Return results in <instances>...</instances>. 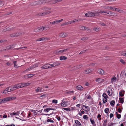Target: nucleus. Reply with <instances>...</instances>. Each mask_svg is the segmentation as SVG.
Returning <instances> with one entry per match:
<instances>
[{
	"instance_id": "nucleus-1",
	"label": "nucleus",
	"mask_w": 126,
	"mask_h": 126,
	"mask_svg": "<svg viewBox=\"0 0 126 126\" xmlns=\"http://www.w3.org/2000/svg\"><path fill=\"white\" fill-rule=\"evenodd\" d=\"M99 11L97 12H95L94 13H93L91 12H88V17H92L94 16H98L99 15Z\"/></svg>"
},
{
	"instance_id": "nucleus-2",
	"label": "nucleus",
	"mask_w": 126,
	"mask_h": 126,
	"mask_svg": "<svg viewBox=\"0 0 126 126\" xmlns=\"http://www.w3.org/2000/svg\"><path fill=\"white\" fill-rule=\"evenodd\" d=\"M52 67V66H50V64L48 63H47L42 66L41 68L44 69H47Z\"/></svg>"
},
{
	"instance_id": "nucleus-3",
	"label": "nucleus",
	"mask_w": 126,
	"mask_h": 126,
	"mask_svg": "<svg viewBox=\"0 0 126 126\" xmlns=\"http://www.w3.org/2000/svg\"><path fill=\"white\" fill-rule=\"evenodd\" d=\"M67 101H66V99H63V100H62V102L61 103V105L64 107L66 106L67 105Z\"/></svg>"
},
{
	"instance_id": "nucleus-4",
	"label": "nucleus",
	"mask_w": 126,
	"mask_h": 126,
	"mask_svg": "<svg viewBox=\"0 0 126 126\" xmlns=\"http://www.w3.org/2000/svg\"><path fill=\"white\" fill-rule=\"evenodd\" d=\"M106 91L108 93V95L110 96H111L112 94V92L111 88H107L106 89Z\"/></svg>"
},
{
	"instance_id": "nucleus-5",
	"label": "nucleus",
	"mask_w": 126,
	"mask_h": 126,
	"mask_svg": "<svg viewBox=\"0 0 126 126\" xmlns=\"http://www.w3.org/2000/svg\"><path fill=\"white\" fill-rule=\"evenodd\" d=\"M11 100L10 97H8L5 98H4L0 100L1 103L5 102H6L9 101Z\"/></svg>"
},
{
	"instance_id": "nucleus-6",
	"label": "nucleus",
	"mask_w": 126,
	"mask_h": 126,
	"mask_svg": "<svg viewBox=\"0 0 126 126\" xmlns=\"http://www.w3.org/2000/svg\"><path fill=\"white\" fill-rule=\"evenodd\" d=\"M63 20V19H61L60 20H57L52 22V24L53 25H55L59 23Z\"/></svg>"
},
{
	"instance_id": "nucleus-7",
	"label": "nucleus",
	"mask_w": 126,
	"mask_h": 126,
	"mask_svg": "<svg viewBox=\"0 0 126 126\" xmlns=\"http://www.w3.org/2000/svg\"><path fill=\"white\" fill-rule=\"evenodd\" d=\"M105 81L104 79L100 78H98L96 80V81L98 83H101Z\"/></svg>"
},
{
	"instance_id": "nucleus-8",
	"label": "nucleus",
	"mask_w": 126,
	"mask_h": 126,
	"mask_svg": "<svg viewBox=\"0 0 126 126\" xmlns=\"http://www.w3.org/2000/svg\"><path fill=\"white\" fill-rule=\"evenodd\" d=\"M51 12V11H47V12H44L43 13H40L39 14V15L40 16H43L44 15H46L49 14Z\"/></svg>"
},
{
	"instance_id": "nucleus-9",
	"label": "nucleus",
	"mask_w": 126,
	"mask_h": 126,
	"mask_svg": "<svg viewBox=\"0 0 126 126\" xmlns=\"http://www.w3.org/2000/svg\"><path fill=\"white\" fill-rule=\"evenodd\" d=\"M13 45H12V46H8L7 47L4 48L3 50L2 51H4V50L6 51V50H7L12 48L13 47Z\"/></svg>"
},
{
	"instance_id": "nucleus-10",
	"label": "nucleus",
	"mask_w": 126,
	"mask_h": 126,
	"mask_svg": "<svg viewBox=\"0 0 126 126\" xmlns=\"http://www.w3.org/2000/svg\"><path fill=\"white\" fill-rule=\"evenodd\" d=\"M61 63L59 62L54 63L52 64H50V66L52 67H55L60 65Z\"/></svg>"
},
{
	"instance_id": "nucleus-11",
	"label": "nucleus",
	"mask_w": 126,
	"mask_h": 126,
	"mask_svg": "<svg viewBox=\"0 0 126 126\" xmlns=\"http://www.w3.org/2000/svg\"><path fill=\"white\" fill-rule=\"evenodd\" d=\"M10 92H11V90L9 89V87H8L3 91V93L6 94Z\"/></svg>"
},
{
	"instance_id": "nucleus-12",
	"label": "nucleus",
	"mask_w": 126,
	"mask_h": 126,
	"mask_svg": "<svg viewBox=\"0 0 126 126\" xmlns=\"http://www.w3.org/2000/svg\"><path fill=\"white\" fill-rule=\"evenodd\" d=\"M39 30V32L42 31L43 30H44L45 28H47L46 26L45 27L44 26H41L40 27H38Z\"/></svg>"
},
{
	"instance_id": "nucleus-13",
	"label": "nucleus",
	"mask_w": 126,
	"mask_h": 126,
	"mask_svg": "<svg viewBox=\"0 0 126 126\" xmlns=\"http://www.w3.org/2000/svg\"><path fill=\"white\" fill-rule=\"evenodd\" d=\"M92 71V69H87L85 70V72L86 74H89L91 73Z\"/></svg>"
},
{
	"instance_id": "nucleus-14",
	"label": "nucleus",
	"mask_w": 126,
	"mask_h": 126,
	"mask_svg": "<svg viewBox=\"0 0 126 126\" xmlns=\"http://www.w3.org/2000/svg\"><path fill=\"white\" fill-rule=\"evenodd\" d=\"M119 96L122 97L123 96L124 94V91L123 90L122 91H121L119 92Z\"/></svg>"
},
{
	"instance_id": "nucleus-15",
	"label": "nucleus",
	"mask_w": 126,
	"mask_h": 126,
	"mask_svg": "<svg viewBox=\"0 0 126 126\" xmlns=\"http://www.w3.org/2000/svg\"><path fill=\"white\" fill-rule=\"evenodd\" d=\"M67 35V34L66 33H62L60 34V36L62 37H64L66 36Z\"/></svg>"
},
{
	"instance_id": "nucleus-16",
	"label": "nucleus",
	"mask_w": 126,
	"mask_h": 126,
	"mask_svg": "<svg viewBox=\"0 0 126 126\" xmlns=\"http://www.w3.org/2000/svg\"><path fill=\"white\" fill-rule=\"evenodd\" d=\"M76 88L77 89L79 90H82L83 89V87L80 85H78L77 86Z\"/></svg>"
},
{
	"instance_id": "nucleus-17",
	"label": "nucleus",
	"mask_w": 126,
	"mask_h": 126,
	"mask_svg": "<svg viewBox=\"0 0 126 126\" xmlns=\"http://www.w3.org/2000/svg\"><path fill=\"white\" fill-rule=\"evenodd\" d=\"M110 12L108 11H102L100 10L99 11L100 13H107L108 14H110Z\"/></svg>"
},
{
	"instance_id": "nucleus-18",
	"label": "nucleus",
	"mask_w": 126,
	"mask_h": 126,
	"mask_svg": "<svg viewBox=\"0 0 126 126\" xmlns=\"http://www.w3.org/2000/svg\"><path fill=\"white\" fill-rule=\"evenodd\" d=\"M24 87V86L22 85V83H19L16 85V88H20L23 87Z\"/></svg>"
},
{
	"instance_id": "nucleus-19",
	"label": "nucleus",
	"mask_w": 126,
	"mask_h": 126,
	"mask_svg": "<svg viewBox=\"0 0 126 126\" xmlns=\"http://www.w3.org/2000/svg\"><path fill=\"white\" fill-rule=\"evenodd\" d=\"M60 59L61 60H63L66 59L67 58L65 56H61L60 57Z\"/></svg>"
},
{
	"instance_id": "nucleus-20",
	"label": "nucleus",
	"mask_w": 126,
	"mask_h": 126,
	"mask_svg": "<svg viewBox=\"0 0 126 126\" xmlns=\"http://www.w3.org/2000/svg\"><path fill=\"white\" fill-rule=\"evenodd\" d=\"M62 1V0H54L52 1V4H55L57 3L60 2Z\"/></svg>"
},
{
	"instance_id": "nucleus-21",
	"label": "nucleus",
	"mask_w": 126,
	"mask_h": 126,
	"mask_svg": "<svg viewBox=\"0 0 126 126\" xmlns=\"http://www.w3.org/2000/svg\"><path fill=\"white\" fill-rule=\"evenodd\" d=\"M75 123L78 126H81V125L80 123L78 120H75Z\"/></svg>"
},
{
	"instance_id": "nucleus-22",
	"label": "nucleus",
	"mask_w": 126,
	"mask_h": 126,
	"mask_svg": "<svg viewBox=\"0 0 126 126\" xmlns=\"http://www.w3.org/2000/svg\"><path fill=\"white\" fill-rule=\"evenodd\" d=\"M42 9L44 11V10L48 11V10H50L51 8H49L47 7H45L43 8H42Z\"/></svg>"
},
{
	"instance_id": "nucleus-23",
	"label": "nucleus",
	"mask_w": 126,
	"mask_h": 126,
	"mask_svg": "<svg viewBox=\"0 0 126 126\" xmlns=\"http://www.w3.org/2000/svg\"><path fill=\"white\" fill-rule=\"evenodd\" d=\"M10 90H11V92L15 90L16 89V87L11 86L8 87Z\"/></svg>"
},
{
	"instance_id": "nucleus-24",
	"label": "nucleus",
	"mask_w": 126,
	"mask_h": 126,
	"mask_svg": "<svg viewBox=\"0 0 126 126\" xmlns=\"http://www.w3.org/2000/svg\"><path fill=\"white\" fill-rule=\"evenodd\" d=\"M33 69V67L32 66H30L29 68H28L27 69H26V70L25 71V72L26 71H30L32 69Z\"/></svg>"
},
{
	"instance_id": "nucleus-25",
	"label": "nucleus",
	"mask_w": 126,
	"mask_h": 126,
	"mask_svg": "<svg viewBox=\"0 0 126 126\" xmlns=\"http://www.w3.org/2000/svg\"><path fill=\"white\" fill-rule=\"evenodd\" d=\"M54 110L50 108H47L44 110V111L45 112H48L49 110Z\"/></svg>"
},
{
	"instance_id": "nucleus-26",
	"label": "nucleus",
	"mask_w": 126,
	"mask_h": 126,
	"mask_svg": "<svg viewBox=\"0 0 126 126\" xmlns=\"http://www.w3.org/2000/svg\"><path fill=\"white\" fill-rule=\"evenodd\" d=\"M82 66V64H80L76 66H75V68L76 69H78L81 67Z\"/></svg>"
},
{
	"instance_id": "nucleus-27",
	"label": "nucleus",
	"mask_w": 126,
	"mask_h": 126,
	"mask_svg": "<svg viewBox=\"0 0 126 126\" xmlns=\"http://www.w3.org/2000/svg\"><path fill=\"white\" fill-rule=\"evenodd\" d=\"M115 114L118 119H119L121 118V115L119 114L117 112H116Z\"/></svg>"
},
{
	"instance_id": "nucleus-28",
	"label": "nucleus",
	"mask_w": 126,
	"mask_h": 126,
	"mask_svg": "<svg viewBox=\"0 0 126 126\" xmlns=\"http://www.w3.org/2000/svg\"><path fill=\"white\" fill-rule=\"evenodd\" d=\"M22 85L23 86H24H24H28L31 83H29L28 82H27V83H25V82H23L22 83Z\"/></svg>"
},
{
	"instance_id": "nucleus-29",
	"label": "nucleus",
	"mask_w": 126,
	"mask_h": 126,
	"mask_svg": "<svg viewBox=\"0 0 126 126\" xmlns=\"http://www.w3.org/2000/svg\"><path fill=\"white\" fill-rule=\"evenodd\" d=\"M99 72L101 75H103L104 73V70L101 69L99 70Z\"/></svg>"
},
{
	"instance_id": "nucleus-30",
	"label": "nucleus",
	"mask_w": 126,
	"mask_h": 126,
	"mask_svg": "<svg viewBox=\"0 0 126 126\" xmlns=\"http://www.w3.org/2000/svg\"><path fill=\"white\" fill-rule=\"evenodd\" d=\"M45 40L44 37L40 38L39 39H37L36 41H43Z\"/></svg>"
},
{
	"instance_id": "nucleus-31",
	"label": "nucleus",
	"mask_w": 126,
	"mask_h": 126,
	"mask_svg": "<svg viewBox=\"0 0 126 126\" xmlns=\"http://www.w3.org/2000/svg\"><path fill=\"white\" fill-rule=\"evenodd\" d=\"M42 88L40 87H38L35 90V91L36 92H41L42 91Z\"/></svg>"
},
{
	"instance_id": "nucleus-32",
	"label": "nucleus",
	"mask_w": 126,
	"mask_h": 126,
	"mask_svg": "<svg viewBox=\"0 0 126 126\" xmlns=\"http://www.w3.org/2000/svg\"><path fill=\"white\" fill-rule=\"evenodd\" d=\"M107 121V120L106 119L104 121V123L102 125L103 126H106Z\"/></svg>"
},
{
	"instance_id": "nucleus-33",
	"label": "nucleus",
	"mask_w": 126,
	"mask_h": 126,
	"mask_svg": "<svg viewBox=\"0 0 126 126\" xmlns=\"http://www.w3.org/2000/svg\"><path fill=\"white\" fill-rule=\"evenodd\" d=\"M110 15L111 16H114L116 15V14L115 13L113 12H112L110 11Z\"/></svg>"
},
{
	"instance_id": "nucleus-34",
	"label": "nucleus",
	"mask_w": 126,
	"mask_h": 126,
	"mask_svg": "<svg viewBox=\"0 0 126 126\" xmlns=\"http://www.w3.org/2000/svg\"><path fill=\"white\" fill-rule=\"evenodd\" d=\"M119 100L120 101V103H122V104L124 102V98L120 97L119 98Z\"/></svg>"
},
{
	"instance_id": "nucleus-35",
	"label": "nucleus",
	"mask_w": 126,
	"mask_h": 126,
	"mask_svg": "<svg viewBox=\"0 0 126 126\" xmlns=\"http://www.w3.org/2000/svg\"><path fill=\"white\" fill-rule=\"evenodd\" d=\"M115 104V101L113 100L110 102V104L113 107Z\"/></svg>"
},
{
	"instance_id": "nucleus-36",
	"label": "nucleus",
	"mask_w": 126,
	"mask_h": 126,
	"mask_svg": "<svg viewBox=\"0 0 126 126\" xmlns=\"http://www.w3.org/2000/svg\"><path fill=\"white\" fill-rule=\"evenodd\" d=\"M102 96L104 98H108V96L105 93H104L103 94Z\"/></svg>"
},
{
	"instance_id": "nucleus-37",
	"label": "nucleus",
	"mask_w": 126,
	"mask_h": 126,
	"mask_svg": "<svg viewBox=\"0 0 126 126\" xmlns=\"http://www.w3.org/2000/svg\"><path fill=\"white\" fill-rule=\"evenodd\" d=\"M116 78L115 77H114L113 78H112L111 79V82H113L114 81H116Z\"/></svg>"
},
{
	"instance_id": "nucleus-38",
	"label": "nucleus",
	"mask_w": 126,
	"mask_h": 126,
	"mask_svg": "<svg viewBox=\"0 0 126 126\" xmlns=\"http://www.w3.org/2000/svg\"><path fill=\"white\" fill-rule=\"evenodd\" d=\"M83 118L84 119L87 120H88L89 117L86 115H84L83 116Z\"/></svg>"
},
{
	"instance_id": "nucleus-39",
	"label": "nucleus",
	"mask_w": 126,
	"mask_h": 126,
	"mask_svg": "<svg viewBox=\"0 0 126 126\" xmlns=\"http://www.w3.org/2000/svg\"><path fill=\"white\" fill-rule=\"evenodd\" d=\"M88 27H85L83 26H80V29L82 30H86V28H87Z\"/></svg>"
},
{
	"instance_id": "nucleus-40",
	"label": "nucleus",
	"mask_w": 126,
	"mask_h": 126,
	"mask_svg": "<svg viewBox=\"0 0 126 126\" xmlns=\"http://www.w3.org/2000/svg\"><path fill=\"white\" fill-rule=\"evenodd\" d=\"M55 53L56 54H60L62 53L61 50H57L55 52Z\"/></svg>"
},
{
	"instance_id": "nucleus-41",
	"label": "nucleus",
	"mask_w": 126,
	"mask_h": 126,
	"mask_svg": "<svg viewBox=\"0 0 126 126\" xmlns=\"http://www.w3.org/2000/svg\"><path fill=\"white\" fill-rule=\"evenodd\" d=\"M121 55L126 57V51H122L121 53Z\"/></svg>"
},
{
	"instance_id": "nucleus-42",
	"label": "nucleus",
	"mask_w": 126,
	"mask_h": 126,
	"mask_svg": "<svg viewBox=\"0 0 126 126\" xmlns=\"http://www.w3.org/2000/svg\"><path fill=\"white\" fill-rule=\"evenodd\" d=\"M109 109L108 108H106L104 110V111L107 114L108 113V112L109 111Z\"/></svg>"
},
{
	"instance_id": "nucleus-43",
	"label": "nucleus",
	"mask_w": 126,
	"mask_h": 126,
	"mask_svg": "<svg viewBox=\"0 0 126 126\" xmlns=\"http://www.w3.org/2000/svg\"><path fill=\"white\" fill-rule=\"evenodd\" d=\"M83 107H85L86 109H87V110L88 111H89L90 110L89 107L87 106H85L84 105H83Z\"/></svg>"
},
{
	"instance_id": "nucleus-44",
	"label": "nucleus",
	"mask_w": 126,
	"mask_h": 126,
	"mask_svg": "<svg viewBox=\"0 0 126 126\" xmlns=\"http://www.w3.org/2000/svg\"><path fill=\"white\" fill-rule=\"evenodd\" d=\"M10 115L11 117H13L16 115V113L15 112H12L10 113Z\"/></svg>"
},
{
	"instance_id": "nucleus-45",
	"label": "nucleus",
	"mask_w": 126,
	"mask_h": 126,
	"mask_svg": "<svg viewBox=\"0 0 126 126\" xmlns=\"http://www.w3.org/2000/svg\"><path fill=\"white\" fill-rule=\"evenodd\" d=\"M107 98H104L103 99V103H105L106 102H107Z\"/></svg>"
},
{
	"instance_id": "nucleus-46",
	"label": "nucleus",
	"mask_w": 126,
	"mask_h": 126,
	"mask_svg": "<svg viewBox=\"0 0 126 126\" xmlns=\"http://www.w3.org/2000/svg\"><path fill=\"white\" fill-rule=\"evenodd\" d=\"M120 62L123 64H124L126 63V62L123 59H121L120 60Z\"/></svg>"
},
{
	"instance_id": "nucleus-47",
	"label": "nucleus",
	"mask_w": 126,
	"mask_h": 126,
	"mask_svg": "<svg viewBox=\"0 0 126 126\" xmlns=\"http://www.w3.org/2000/svg\"><path fill=\"white\" fill-rule=\"evenodd\" d=\"M115 10L120 13H121L122 11V10H121L118 8H115Z\"/></svg>"
},
{
	"instance_id": "nucleus-48",
	"label": "nucleus",
	"mask_w": 126,
	"mask_h": 126,
	"mask_svg": "<svg viewBox=\"0 0 126 126\" xmlns=\"http://www.w3.org/2000/svg\"><path fill=\"white\" fill-rule=\"evenodd\" d=\"M39 65V64L38 63L35 64L33 65L32 66L33 68H34L36 67H37Z\"/></svg>"
},
{
	"instance_id": "nucleus-49",
	"label": "nucleus",
	"mask_w": 126,
	"mask_h": 126,
	"mask_svg": "<svg viewBox=\"0 0 126 126\" xmlns=\"http://www.w3.org/2000/svg\"><path fill=\"white\" fill-rule=\"evenodd\" d=\"M21 34L22 33L21 32H17V33H16V37L20 36L21 35Z\"/></svg>"
},
{
	"instance_id": "nucleus-50",
	"label": "nucleus",
	"mask_w": 126,
	"mask_h": 126,
	"mask_svg": "<svg viewBox=\"0 0 126 126\" xmlns=\"http://www.w3.org/2000/svg\"><path fill=\"white\" fill-rule=\"evenodd\" d=\"M47 121L48 122H51L53 123L54 122V121L52 120L48 119L47 120Z\"/></svg>"
},
{
	"instance_id": "nucleus-51",
	"label": "nucleus",
	"mask_w": 126,
	"mask_h": 126,
	"mask_svg": "<svg viewBox=\"0 0 126 126\" xmlns=\"http://www.w3.org/2000/svg\"><path fill=\"white\" fill-rule=\"evenodd\" d=\"M115 124V123H109L108 126H113V125Z\"/></svg>"
},
{
	"instance_id": "nucleus-52",
	"label": "nucleus",
	"mask_w": 126,
	"mask_h": 126,
	"mask_svg": "<svg viewBox=\"0 0 126 126\" xmlns=\"http://www.w3.org/2000/svg\"><path fill=\"white\" fill-rule=\"evenodd\" d=\"M88 39L87 37H84L81 38V40L83 41H84L87 40Z\"/></svg>"
},
{
	"instance_id": "nucleus-53",
	"label": "nucleus",
	"mask_w": 126,
	"mask_h": 126,
	"mask_svg": "<svg viewBox=\"0 0 126 126\" xmlns=\"http://www.w3.org/2000/svg\"><path fill=\"white\" fill-rule=\"evenodd\" d=\"M52 102L53 103L56 104L57 103L58 101H57V100H53L52 101Z\"/></svg>"
},
{
	"instance_id": "nucleus-54",
	"label": "nucleus",
	"mask_w": 126,
	"mask_h": 126,
	"mask_svg": "<svg viewBox=\"0 0 126 126\" xmlns=\"http://www.w3.org/2000/svg\"><path fill=\"white\" fill-rule=\"evenodd\" d=\"M56 118L58 120V121H60L61 120V118L59 116H57L56 117Z\"/></svg>"
},
{
	"instance_id": "nucleus-55",
	"label": "nucleus",
	"mask_w": 126,
	"mask_h": 126,
	"mask_svg": "<svg viewBox=\"0 0 126 126\" xmlns=\"http://www.w3.org/2000/svg\"><path fill=\"white\" fill-rule=\"evenodd\" d=\"M34 31L35 32H39V30L38 28H37L34 30Z\"/></svg>"
},
{
	"instance_id": "nucleus-56",
	"label": "nucleus",
	"mask_w": 126,
	"mask_h": 126,
	"mask_svg": "<svg viewBox=\"0 0 126 126\" xmlns=\"http://www.w3.org/2000/svg\"><path fill=\"white\" fill-rule=\"evenodd\" d=\"M110 6H108L105 7V8L108 10H110Z\"/></svg>"
},
{
	"instance_id": "nucleus-57",
	"label": "nucleus",
	"mask_w": 126,
	"mask_h": 126,
	"mask_svg": "<svg viewBox=\"0 0 126 126\" xmlns=\"http://www.w3.org/2000/svg\"><path fill=\"white\" fill-rule=\"evenodd\" d=\"M28 75V78H30L33 76L32 74H29Z\"/></svg>"
},
{
	"instance_id": "nucleus-58",
	"label": "nucleus",
	"mask_w": 126,
	"mask_h": 126,
	"mask_svg": "<svg viewBox=\"0 0 126 126\" xmlns=\"http://www.w3.org/2000/svg\"><path fill=\"white\" fill-rule=\"evenodd\" d=\"M122 110L120 108H119L118 109V111L120 113H121L122 112Z\"/></svg>"
},
{
	"instance_id": "nucleus-59",
	"label": "nucleus",
	"mask_w": 126,
	"mask_h": 126,
	"mask_svg": "<svg viewBox=\"0 0 126 126\" xmlns=\"http://www.w3.org/2000/svg\"><path fill=\"white\" fill-rule=\"evenodd\" d=\"M94 29L95 31L96 32L98 31L99 30V29L98 28H96Z\"/></svg>"
},
{
	"instance_id": "nucleus-60",
	"label": "nucleus",
	"mask_w": 126,
	"mask_h": 126,
	"mask_svg": "<svg viewBox=\"0 0 126 126\" xmlns=\"http://www.w3.org/2000/svg\"><path fill=\"white\" fill-rule=\"evenodd\" d=\"M114 116L113 114L112 113H111L110 114V118H111L112 117H113Z\"/></svg>"
},
{
	"instance_id": "nucleus-61",
	"label": "nucleus",
	"mask_w": 126,
	"mask_h": 126,
	"mask_svg": "<svg viewBox=\"0 0 126 126\" xmlns=\"http://www.w3.org/2000/svg\"><path fill=\"white\" fill-rule=\"evenodd\" d=\"M87 49H86V50H83V51H81V53H81L82 54H83V53H84L86 51H87Z\"/></svg>"
},
{
	"instance_id": "nucleus-62",
	"label": "nucleus",
	"mask_w": 126,
	"mask_h": 126,
	"mask_svg": "<svg viewBox=\"0 0 126 126\" xmlns=\"http://www.w3.org/2000/svg\"><path fill=\"white\" fill-rule=\"evenodd\" d=\"M115 8H113L112 7H111L110 6V10H111L112 11H114L115 10Z\"/></svg>"
},
{
	"instance_id": "nucleus-63",
	"label": "nucleus",
	"mask_w": 126,
	"mask_h": 126,
	"mask_svg": "<svg viewBox=\"0 0 126 126\" xmlns=\"http://www.w3.org/2000/svg\"><path fill=\"white\" fill-rule=\"evenodd\" d=\"M36 3H41L42 2L41 1H36L35 2Z\"/></svg>"
},
{
	"instance_id": "nucleus-64",
	"label": "nucleus",
	"mask_w": 126,
	"mask_h": 126,
	"mask_svg": "<svg viewBox=\"0 0 126 126\" xmlns=\"http://www.w3.org/2000/svg\"><path fill=\"white\" fill-rule=\"evenodd\" d=\"M6 64L8 66L10 65L11 64L9 62H7L6 63Z\"/></svg>"
}]
</instances>
